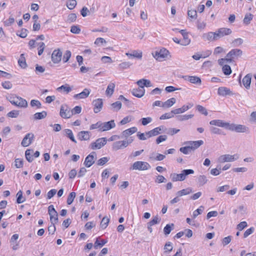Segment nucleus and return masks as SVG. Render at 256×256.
I'll use <instances>...</instances> for the list:
<instances>
[{"label":"nucleus","instance_id":"1","mask_svg":"<svg viewBox=\"0 0 256 256\" xmlns=\"http://www.w3.org/2000/svg\"><path fill=\"white\" fill-rule=\"evenodd\" d=\"M8 100L12 105L20 108H26L28 106L27 101L20 96H10Z\"/></svg>","mask_w":256,"mask_h":256},{"label":"nucleus","instance_id":"2","mask_svg":"<svg viewBox=\"0 0 256 256\" xmlns=\"http://www.w3.org/2000/svg\"><path fill=\"white\" fill-rule=\"evenodd\" d=\"M150 168L151 166L148 162L142 161H136L132 164L130 169L132 170H146Z\"/></svg>","mask_w":256,"mask_h":256},{"label":"nucleus","instance_id":"3","mask_svg":"<svg viewBox=\"0 0 256 256\" xmlns=\"http://www.w3.org/2000/svg\"><path fill=\"white\" fill-rule=\"evenodd\" d=\"M228 130L234 131L236 132L250 133V128L242 124H230Z\"/></svg>","mask_w":256,"mask_h":256},{"label":"nucleus","instance_id":"4","mask_svg":"<svg viewBox=\"0 0 256 256\" xmlns=\"http://www.w3.org/2000/svg\"><path fill=\"white\" fill-rule=\"evenodd\" d=\"M239 156L238 154H236L234 155L230 154H224L220 156L218 158V162L220 163H223L225 162H232L237 160Z\"/></svg>","mask_w":256,"mask_h":256},{"label":"nucleus","instance_id":"5","mask_svg":"<svg viewBox=\"0 0 256 256\" xmlns=\"http://www.w3.org/2000/svg\"><path fill=\"white\" fill-rule=\"evenodd\" d=\"M60 116L64 118H70L72 116V112L71 110L66 104H62L60 106Z\"/></svg>","mask_w":256,"mask_h":256},{"label":"nucleus","instance_id":"6","mask_svg":"<svg viewBox=\"0 0 256 256\" xmlns=\"http://www.w3.org/2000/svg\"><path fill=\"white\" fill-rule=\"evenodd\" d=\"M62 52L60 48L54 50L52 54V62L55 64H58L62 60Z\"/></svg>","mask_w":256,"mask_h":256},{"label":"nucleus","instance_id":"7","mask_svg":"<svg viewBox=\"0 0 256 256\" xmlns=\"http://www.w3.org/2000/svg\"><path fill=\"white\" fill-rule=\"evenodd\" d=\"M180 78H182L184 80L188 81L193 84L198 85H200L202 84L200 78L197 76H181Z\"/></svg>","mask_w":256,"mask_h":256},{"label":"nucleus","instance_id":"8","mask_svg":"<svg viewBox=\"0 0 256 256\" xmlns=\"http://www.w3.org/2000/svg\"><path fill=\"white\" fill-rule=\"evenodd\" d=\"M34 138V135L32 133L27 134L24 138L21 144L24 147H27L29 146L32 142Z\"/></svg>","mask_w":256,"mask_h":256},{"label":"nucleus","instance_id":"9","mask_svg":"<svg viewBox=\"0 0 256 256\" xmlns=\"http://www.w3.org/2000/svg\"><path fill=\"white\" fill-rule=\"evenodd\" d=\"M106 143V140L105 138H100L94 142L90 144L91 148L92 150L100 149Z\"/></svg>","mask_w":256,"mask_h":256},{"label":"nucleus","instance_id":"10","mask_svg":"<svg viewBox=\"0 0 256 256\" xmlns=\"http://www.w3.org/2000/svg\"><path fill=\"white\" fill-rule=\"evenodd\" d=\"M242 54V51L238 48L232 49L230 50L226 54V58H230L232 60V59L238 58V57L241 56Z\"/></svg>","mask_w":256,"mask_h":256},{"label":"nucleus","instance_id":"11","mask_svg":"<svg viewBox=\"0 0 256 256\" xmlns=\"http://www.w3.org/2000/svg\"><path fill=\"white\" fill-rule=\"evenodd\" d=\"M204 144L202 140L196 141H187L184 142V144L188 146L194 151L198 148L200 146Z\"/></svg>","mask_w":256,"mask_h":256},{"label":"nucleus","instance_id":"12","mask_svg":"<svg viewBox=\"0 0 256 256\" xmlns=\"http://www.w3.org/2000/svg\"><path fill=\"white\" fill-rule=\"evenodd\" d=\"M232 32V30L230 28H220L216 32L218 39V40L225 36L229 35Z\"/></svg>","mask_w":256,"mask_h":256},{"label":"nucleus","instance_id":"13","mask_svg":"<svg viewBox=\"0 0 256 256\" xmlns=\"http://www.w3.org/2000/svg\"><path fill=\"white\" fill-rule=\"evenodd\" d=\"M96 156L95 152H92L91 154H88L86 158L84 164L86 166L89 168L92 166L94 162V159Z\"/></svg>","mask_w":256,"mask_h":256},{"label":"nucleus","instance_id":"14","mask_svg":"<svg viewBox=\"0 0 256 256\" xmlns=\"http://www.w3.org/2000/svg\"><path fill=\"white\" fill-rule=\"evenodd\" d=\"M162 132H164V126H162L146 132V134L148 135V138L156 136L158 134H160Z\"/></svg>","mask_w":256,"mask_h":256},{"label":"nucleus","instance_id":"15","mask_svg":"<svg viewBox=\"0 0 256 256\" xmlns=\"http://www.w3.org/2000/svg\"><path fill=\"white\" fill-rule=\"evenodd\" d=\"M210 124L211 125L216 126L224 128L228 130L230 123L224 122L221 120H212L210 122Z\"/></svg>","mask_w":256,"mask_h":256},{"label":"nucleus","instance_id":"16","mask_svg":"<svg viewBox=\"0 0 256 256\" xmlns=\"http://www.w3.org/2000/svg\"><path fill=\"white\" fill-rule=\"evenodd\" d=\"M116 126V124L114 120L110 121L101 122L100 130L102 131H106L110 130Z\"/></svg>","mask_w":256,"mask_h":256},{"label":"nucleus","instance_id":"17","mask_svg":"<svg viewBox=\"0 0 256 256\" xmlns=\"http://www.w3.org/2000/svg\"><path fill=\"white\" fill-rule=\"evenodd\" d=\"M127 147V142L126 140L116 141L113 143L112 148L114 150H118Z\"/></svg>","mask_w":256,"mask_h":256},{"label":"nucleus","instance_id":"18","mask_svg":"<svg viewBox=\"0 0 256 256\" xmlns=\"http://www.w3.org/2000/svg\"><path fill=\"white\" fill-rule=\"evenodd\" d=\"M92 104L94 106V111L95 113H98L102 108L103 102L101 98H98L93 100Z\"/></svg>","mask_w":256,"mask_h":256},{"label":"nucleus","instance_id":"19","mask_svg":"<svg viewBox=\"0 0 256 256\" xmlns=\"http://www.w3.org/2000/svg\"><path fill=\"white\" fill-rule=\"evenodd\" d=\"M202 37L204 40L210 42L215 41L218 40L216 32H208L204 33L202 34Z\"/></svg>","mask_w":256,"mask_h":256},{"label":"nucleus","instance_id":"20","mask_svg":"<svg viewBox=\"0 0 256 256\" xmlns=\"http://www.w3.org/2000/svg\"><path fill=\"white\" fill-rule=\"evenodd\" d=\"M218 94L220 96H226L233 95L232 92L230 90V88L222 86L220 87L218 90Z\"/></svg>","mask_w":256,"mask_h":256},{"label":"nucleus","instance_id":"21","mask_svg":"<svg viewBox=\"0 0 256 256\" xmlns=\"http://www.w3.org/2000/svg\"><path fill=\"white\" fill-rule=\"evenodd\" d=\"M169 54V52L166 48H162L159 51H156L155 52L154 57L156 59L164 58L168 56Z\"/></svg>","mask_w":256,"mask_h":256},{"label":"nucleus","instance_id":"22","mask_svg":"<svg viewBox=\"0 0 256 256\" xmlns=\"http://www.w3.org/2000/svg\"><path fill=\"white\" fill-rule=\"evenodd\" d=\"M137 130L138 128L135 126L126 130L122 132L121 134V138H127L128 136L135 133Z\"/></svg>","mask_w":256,"mask_h":256},{"label":"nucleus","instance_id":"23","mask_svg":"<svg viewBox=\"0 0 256 256\" xmlns=\"http://www.w3.org/2000/svg\"><path fill=\"white\" fill-rule=\"evenodd\" d=\"M145 93V90L144 88H134L132 90V94L134 96L140 98L143 96Z\"/></svg>","mask_w":256,"mask_h":256},{"label":"nucleus","instance_id":"24","mask_svg":"<svg viewBox=\"0 0 256 256\" xmlns=\"http://www.w3.org/2000/svg\"><path fill=\"white\" fill-rule=\"evenodd\" d=\"M252 74H247L242 79V82L244 86L248 90L250 89L251 84Z\"/></svg>","mask_w":256,"mask_h":256},{"label":"nucleus","instance_id":"25","mask_svg":"<svg viewBox=\"0 0 256 256\" xmlns=\"http://www.w3.org/2000/svg\"><path fill=\"white\" fill-rule=\"evenodd\" d=\"M90 94V90L88 88H84L82 92L74 95V98L77 100L85 98L89 96Z\"/></svg>","mask_w":256,"mask_h":256},{"label":"nucleus","instance_id":"26","mask_svg":"<svg viewBox=\"0 0 256 256\" xmlns=\"http://www.w3.org/2000/svg\"><path fill=\"white\" fill-rule=\"evenodd\" d=\"M176 102V100L174 98H172L164 102H162V106L163 108H170Z\"/></svg>","mask_w":256,"mask_h":256},{"label":"nucleus","instance_id":"27","mask_svg":"<svg viewBox=\"0 0 256 256\" xmlns=\"http://www.w3.org/2000/svg\"><path fill=\"white\" fill-rule=\"evenodd\" d=\"M78 138L80 140H86L90 139L89 132L88 131H82L78 134Z\"/></svg>","mask_w":256,"mask_h":256},{"label":"nucleus","instance_id":"28","mask_svg":"<svg viewBox=\"0 0 256 256\" xmlns=\"http://www.w3.org/2000/svg\"><path fill=\"white\" fill-rule=\"evenodd\" d=\"M192 192V188H186L183 189L181 190L178 191L176 192V194L178 196H183L189 194Z\"/></svg>","mask_w":256,"mask_h":256},{"label":"nucleus","instance_id":"29","mask_svg":"<svg viewBox=\"0 0 256 256\" xmlns=\"http://www.w3.org/2000/svg\"><path fill=\"white\" fill-rule=\"evenodd\" d=\"M142 52L133 50L132 53H126V55L128 57L133 56L134 58L141 59L142 58Z\"/></svg>","mask_w":256,"mask_h":256},{"label":"nucleus","instance_id":"30","mask_svg":"<svg viewBox=\"0 0 256 256\" xmlns=\"http://www.w3.org/2000/svg\"><path fill=\"white\" fill-rule=\"evenodd\" d=\"M47 116V112L46 111H42L40 112H36L34 114V118L35 120H38L44 118Z\"/></svg>","mask_w":256,"mask_h":256},{"label":"nucleus","instance_id":"31","mask_svg":"<svg viewBox=\"0 0 256 256\" xmlns=\"http://www.w3.org/2000/svg\"><path fill=\"white\" fill-rule=\"evenodd\" d=\"M18 64L20 67L22 68H25L27 67L26 58L24 56V54H22L20 56V58L18 60Z\"/></svg>","mask_w":256,"mask_h":256},{"label":"nucleus","instance_id":"32","mask_svg":"<svg viewBox=\"0 0 256 256\" xmlns=\"http://www.w3.org/2000/svg\"><path fill=\"white\" fill-rule=\"evenodd\" d=\"M115 84L114 83H110L106 90V94L107 96H110L114 93Z\"/></svg>","mask_w":256,"mask_h":256},{"label":"nucleus","instance_id":"33","mask_svg":"<svg viewBox=\"0 0 256 256\" xmlns=\"http://www.w3.org/2000/svg\"><path fill=\"white\" fill-rule=\"evenodd\" d=\"M33 154H34V150H30L28 149L25 152V156L26 158V160L30 162L33 160Z\"/></svg>","mask_w":256,"mask_h":256},{"label":"nucleus","instance_id":"34","mask_svg":"<svg viewBox=\"0 0 256 256\" xmlns=\"http://www.w3.org/2000/svg\"><path fill=\"white\" fill-rule=\"evenodd\" d=\"M65 135L66 136L71 140H72L73 142L76 143V141L75 140L73 133L72 131V130L70 129H66L64 130Z\"/></svg>","mask_w":256,"mask_h":256},{"label":"nucleus","instance_id":"35","mask_svg":"<svg viewBox=\"0 0 256 256\" xmlns=\"http://www.w3.org/2000/svg\"><path fill=\"white\" fill-rule=\"evenodd\" d=\"M170 177L173 182L183 181L182 180V177L183 176L181 175V174L173 173L170 174Z\"/></svg>","mask_w":256,"mask_h":256},{"label":"nucleus","instance_id":"36","mask_svg":"<svg viewBox=\"0 0 256 256\" xmlns=\"http://www.w3.org/2000/svg\"><path fill=\"white\" fill-rule=\"evenodd\" d=\"M194 173V170L191 169L188 170H184L182 171L181 175L182 176V180H184L186 176L190 174H193Z\"/></svg>","mask_w":256,"mask_h":256},{"label":"nucleus","instance_id":"37","mask_svg":"<svg viewBox=\"0 0 256 256\" xmlns=\"http://www.w3.org/2000/svg\"><path fill=\"white\" fill-rule=\"evenodd\" d=\"M194 114H184L176 116L177 120L180 121L186 120L193 118Z\"/></svg>","mask_w":256,"mask_h":256},{"label":"nucleus","instance_id":"38","mask_svg":"<svg viewBox=\"0 0 256 256\" xmlns=\"http://www.w3.org/2000/svg\"><path fill=\"white\" fill-rule=\"evenodd\" d=\"M253 18V15L250 13L246 14L243 20V22L244 24L248 25L250 24V21Z\"/></svg>","mask_w":256,"mask_h":256},{"label":"nucleus","instance_id":"39","mask_svg":"<svg viewBox=\"0 0 256 256\" xmlns=\"http://www.w3.org/2000/svg\"><path fill=\"white\" fill-rule=\"evenodd\" d=\"M112 108L114 111H118L121 108H122V103L119 102L117 101L114 103H112L111 104Z\"/></svg>","mask_w":256,"mask_h":256},{"label":"nucleus","instance_id":"40","mask_svg":"<svg viewBox=\"0 0 256 256\" xmlns=\"http://www.w3.org/2000/svg\"><path fill=\"white\" fill-rule=\"evenodd\" d=\"M198 182L200 186H204L208 182L206 177L204 175L200 176L198 178Z\"/></svg>","mask_w":256,"mask_h":256},{"label":"nucleus","instance_id":"41","mask_svg":"<svg viewBox=\"0 0 256 256\" xmlns=\"http://www.w3.org/2000/svg\"><path fill=\"white\" fill-rule=\"evenodd\" d=\"M30 105L32 107H36L37 108H42V104L39 100H32L30 101Z\"/></svg>","mask_w":256,"mask_h":256},{"label":"nucleus","instance_id":"42","mask_svg":"<svg viewBox=\"0 0 256 256\" xmlns=\"http://www.w3.org/2000/svg\"><path fill=\"white\" fill-rule=\"evenodd\" d=\"M50 216V220L52 224H56L58 222V212L50 213L49 214Z\"/></svg>","mask_w":256,"mask_h":256},{"label":"nucleus","instance_id":"43","mask_svg":"<svg viewBox=\"0 0 256 256\" xmlns=\"http://www.w3.org/2000/svg\"><path fill=\"white\" fill-rule=\"evenodd\" d=\"M160 221V218H159L158 215L156 216L153 218L148 222L149 226H152L156 224H158Z\"/></svg>","mask_w":256,"mask_h":256},{"label":"nucleus","instance_id":"44","mask_svg":"<svg viewBox=\"0 0 256 256\" xmlns=\"http://www.w3.org/2000/svg\"><path fill=\"white\" fill-rule=\"evenodd\" d=\"M222 70L225 75H230L232 73L230 66L227 64L222 66Z\"/></svg>","mask_w":256,"mask_h":256},{"label":"nucleus","instance_id":"45","mask_svg":"<svg viewBox=\"0 0 256 256\" xmlns=\"http://www.w3.org/2000/svg\"><path fill=\"white\" fill-rule=\"evenodd\" d=\"M58 91H60V90H64V92H66V93H68L69 92H70L72 90V88L71 87H70L68 84H64V85H62V86H61L59 87L57 89Z\"/></svg>","mask_w":256,"mask_h":256},{"label":"nucleus","instance_id":"46","mask_svg":"<svg viewBox=\"0 0 256 256\" xmlns=\"http://www.w3.org/2000/svg\"><path fill=\"white\" fill-rule=\"evenodd\" d=\"M192 150L188 146H186L184 147H182L180 148V151L184 154H189Z\"/></svg>","mask_w":256,"mask_h":256},{"label":"nucleus","instance_id":"47","mask_svg":"<svg viewBox=\"0 0 256 256\" xmlns=\"http://www.w3.org/2000/svg\"><path fill=\"white\" fill-rule=\"evenodd\" d=\"M76 193L74 192H72L70 194L67 199L68 204H70L74 202V199L76 197Z\"/></svg>","mask_w":256,"mask_h":256},{"label":"nucleus","instance_id":"48","mask_svg":"<svg viewBox=\"0 0 256 256\" xmlns=\"http://www.w3.org/2000/svg\"><path fill=\"white\" fill-rule=\"evenodd\" d=\"M174 114L172 112V110L168 113H166L162 115L160 117V120H165V119H168L172 118H173L174 116Z\"/></svg>","mask_w":256,"mask_h":256},{"label":"nucleus","instance_id":"49","mask_svg":"<svg viewBox=\"0 0 256 256\" xmlns=\"http://www.w3.org/2000/svg\"><path fill=\"white\" fill-rule=\"evenodd\" d=\"M76 0H70L68 2H67V6L70 10H72L75 8L76 5Z\"/></svg>","mask_w":256,"mask_h":256},{"label":"nucleus","instance_id":"50","mask_svg":"<svg viewBox=\"0 0 256 256\" xmlns=\"http://www.w3.org/2000/svg\"><path fill=\"white\" fill-rule=\"evenodd\" d=\"M109 222H110L109 218H106V216L103 218L102 219V220L101 222V223H100L101 227L103 228H106L107 227Z\"/></svg>","mask_w":256,"mask_h":256},{"label":"nucleus","instance_id":"51","mask_svg":"<svg viewBox=\"0 0 256 256\" xmlns=\"http://www.w3.org/2000/svg\"><path fill=\"white\" fill-rule=\"evenodd\" d=\"M19 111L16 110H13L9 112L7 114V116L10 118H16L19 115Z\"/></svg>","mask_w":256,"mask_h":256},{"label":"nucleus","instance_id":"52","mask_svg":"<svg viewBox=\"0 0 256 256\" xmlns=\"http://www.w3.org/2000/svg\"><path fill=\"white\" fill-rule=\"evenodd\" d=\"M186 110L184 105L182 108H176L172 110V112L174 113V114H180L186 112Z\"/></svg>","mask_w":256,"mask_h":256},{"label":"nucleus","instance_id":"53","mask_svg":"<svg viewBox=\"0 0 256 256\" xmlns=\"http://www.w3.org/2000/svg\"><path fill=\"white\" fill-rule=\"evenodd\" d=\"M196 109L199 112L204 116H207L208 114L206 109L200 105H198L196 106Z\"/></svg>","mask_w":256,"mask_h":256},{"label":"nucleus","instance_id":"54","mask_svg":"<svg viewBox=\"0 0 256 256\" xmlns=\"http://www.w3.org/2000/svg\"><path fill=\"white\" fill-rule=\"evenodd\" d=\"M16 196V202L18 204H21L24 201V200H22V192L21 190L18 192Z\"/></svg>","mask_w":256,"mask_h":256},{"label":"nucleus","instance_id":"55","mask_svg":"<svg viewBox=\"0 0 256 256\" xmlns=\"http://www.w3.org/2000/svg\"><path fill=\"white\" fill-rule=\"evenodd\" d=\"M190 42V40L189 38L188 34L183 37V40H181L180 44L182 46H187Z\"/></svg>","mask_w":256,"mask_h":256},{"label":"nucleus","instance_id":"56","mask_svg":"<svg viewBox=\"0 0 256 256\" xmlns=\"http://www.w3.org/2000/svg\"><path fill=\"white\" fill-rule=\"evenodd\" d=\"M107 242L106 240H102L101 242H100L98 240V238L96 239V241L94 242V247L95 248H97L98 246H102L104 245Z\"/></svg>","mask_w":256,"mask_h":256},{"label":"nucleus","instance_id":"57","mask_svg":"<svg viewBox=\"0 0 256 256\" xmlns=\"http://www.w3.org/2000/svg\"><path fill=\"white\" fill-rule=\"evenodd\" d=\"M14 162L15 166L18 168H21L23 166V160L22 159L16 158L14 160Z\"/></svg>","mask_w":256,"mask_h":256},{"label":"nucleus","instance_id":"58","mask_svg":"<svg viewBox=\"0 0 256 256\" xmlns=\"http://www.w3.org/2000/svg\"><path fill=\"white\" fill-rule=\"evenodd\" d=\"M188 16L192 18L196 19L197 18V12L195 10H188Z\"/></svg>","mask_w":256,"mask_h":256},{"label":"nucleus","instance_id":"59","mask_svg":"<svg viewBox=\"0 0 256 256\" xmlns=\"http://www.w3.org/2000/svg\"><path fill=\"white\" fill-rule=\"evenodd\" d=\"M204 206H200L196 210L193 212L192 216L194 218H196L198 215L202 214L204 210Z\"/></svg>","mask_w":256,"mask_h":256},{"label":"nucleus","instance_id":"60","mask_svg":"<svg viewBox=\"0 0 256 256\" xmlns=\"http://www.w3.org/2000/svg\"><path fill=\"white\" fill-rule=\"evenodd\" d=\"M71 56V52L70 50H66L63 56V61L66 62Z\"/></svg>","mask_w":256,"mask_h":256},{"label":"nucleus","instance_id":"61","mask_svg":"<svg viewBox=\"0 0 256 256\" xmlns=\"http://www.w3.org/2000/svg\"><path fill=\"white\" fill-rule=\"evenodd\" d=\"M38 45L39 46L38 50V56H40L44 52V48H45V44L43 42H41L38 44Z\"/></svg>","mask_w":256,"mask_h":256},{"label":"nucleus","instance_id":"62","mask_svg":"<svg viewBox=\"0 0 256 256\" xmlns=\"http://www.w3.org/2000/svg\"><path fill=\"white\" fill-rule=\"evenodd\" d=\"M142 124L143 126H146L152 121V118L150 117L144 118L141 119Z\"/></svg>","mask_w":256,"mask_h":256},{"label":"nucleus","instance_id":"63","mask_svg":"<svg viewBox=\"0 0 256 256\" xmlns=\"http://www.w3.org/2000/svg\"><path fill=\"white\" fill-rule=\"evenodd\" d=\"M230 188V186L226 184L223 186H219L216 189L217 192H224L228 190Z\"/></svg>","mask_w":256,"mask_h":256},{"label":"nucleus","instance_id":"64","mask_svg":"<svg viewBox=\"0 0 256 256\" xmlns=\"http://www.w3.org/2000/svg\"><path fill=\"white\" fill-rule=\"evenodd\" d=\"M76 19V14L72 13L70 14L68 16V20H67L70 22H74Z\"/></svg>","mask_w":256,"mask_h":256}]
</instances>
